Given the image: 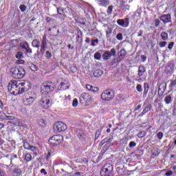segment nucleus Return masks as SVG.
Returning a JSON list of instances; mask_svg holds the SVG:
<instances>
[{
  "label": "nucleus",
  "instance_id": "1",
  "mask_svg": "<svg viewBox=\"0 0 176 176\" xmlns=\"http://www.w3.org/2000/svg\"><path fill=\"white\" fill-rule=\"evenodd\" d=\"M8 91L14 96L23 94L25 90L30 89V83L24 81L11 80L8 86Z\"/></svg>",
  "mask_w": 176,
  "mask_h": 176
},
{
  "label": "nucleus",
  "instance_id": "2",
  "mask_svg": "<svg viewBox=\"0 0 176 176\" xmlns=\"http://www.w3.org/2000/svg\"><path fill=\"white\" fill-rule=\"evenodd\" d=\"M11 73L15 79H23L25 76V69L21 67L12 68Z\"/></svg>",
  "mask_w": 176,
  "mask_h": 176
},
{
  "label": "nucleus",
  "instance_id": "3",
  "mask_svg": "<svg viewBox=\"0 0 176 176\" xmlns=\"http://www.w3.org/2000/svg\"><path fill=\"white\" fill-rule=\"evenodd\" d=\"M56 85L50 81L43 82L41 87V91L42 94H49L50 91L54 90Z\"/></svg>",
  "mask_w": 176,
  "mask_h": 176
},
{
  "label": "nucleus",
  "instance_id": "4",
  "mask_svg": "<svg viewBox=\"0 0 176 176\" xmlns=\"http://www.w3.org/2000/svg\"><path fill=\"white\" fill-rule=\"evenodd\" d=\"M101 176H113V166L111 164H104L100 170Z\"/></svg>",
  "mask_w": 176,
  "mask_h": 176
},
{
  "label": "nucleus",
  "instance_id": "5",
  "mask_svg": "<svg viewBox=\"0 0 176 176\" xmlns=\"http://www.w3.org/2000/svg\"><path fill=\"white\" fill-rule=\"evenodd\" d=\"M93 101V96L87 93L84 92L80 96V102L82 105H90Z\"/></svg>",
  "mask_w": 176,
  "mask_h": 176
},
{
  "label": "nucleus",
  "instance_id": "6",
  "mask_svg": "<svg viewBox=\"0 0 176 176\" xmlns=\"http://www.w3.org/2000/svg\"><path fill=\"white\" fill-rule=\"evenodd\" d=\"M100 98L102 101H111L115 98V92L112 89H105L101 94Z\"/></svg>",
  "mask_w": 176,
  "mask_h": 176
},
{
  "label": "nucleus",
  "instance_id": "7",
  "mask_svg": "<svg viewBox=\"0 0 176 176\" xmlns=\"http://www.w3.org/2000/svg\"><path fill=\"white\" fill-rule=\"evenodd\" d=\"M64 138L61 135H55L51 137L49 140V144L52 145V146H56V145H60L63 142Z\"/></svg>",
  "mask_w": 176,
  "mask_h": 176
},
{
  "label": "nucleus",
  "instance_id": "8",
  "mask_svg": "<svg viewBox=\"0 0 176 176\" xmlns=\"http://www.w3.org/2000/svg\"><path fill=\"white\" fill-rule=\"evenodd\" d=\"M67 129V124L61 121L55 123L54 125V130L56 133H62V131H65Z\"/></svg>",
  "mask_w": 176,
  "mask_h": 176
},
{
  "label": "nucleus",
  "instance_id": "9",
  "mask_svg": "<svg viewBox=\"0 0 176 176\" xmlns=\"http://www.w3.org/2000/svg\"><path fill=\"white\" fill-rule=\"evenodd\" d=\"M138 78L142 82L146 80V69L142 65H140L138 68Z\"/></svg>",
  "mask_w": 176,
  "mask_h": 176
},
{
  "label": "nucleus",
  "instance_id": "10",
  "mask_svg": "<svg viewBox=\"0 0 176 176\" xmlns=\"http://www.w3.org/2000/svg\"><path fill=\"white\" fill-rule=\"evenodd\" d=\"M38 104L41 105V108H43L44 109H47V108L52 105L50 99L46 96H43L39 100Z\"/></svg>",
  "mask_w": 176,
  "mask_h": 176
},
{
  "label": "nucleus",
  "instance_id": "11",
  "mask_svg": "<svg viewBox=\"0 0 176 176\" xmlns=\"http://www.w3.org/2000/svg\"><path fill=\"white\" fill-rule=\"evenodd\" d=\"M35 100H36V94H33L32 96H28L23 98V102L25 105H32Z\"/></svg>",
  "mask_w": 176,
  "mask_h": 176
},
{
  "label": "nucleus",
  "instance_id": "12",
  "mask_svg": "<svg viewBox=\"0 0 176 176\" xmlns=\"http://www.w3.org/2000/svg\"><path fill=\"white\" fill-rule=\"evenodd\" d=\"M116 56V50L115 48H112L110 52L109 51H106L103 55H102V58L103 60H109L111 57H115Z\"/></svg>",
  "mask_w": 176,
  "mask_h": 176
},
{
  "label": "nucleus",
  "instance_id": "13",
  "mask_svg": "<svg viewBox=\"0 0 176 176\" xmlns=\"http://www.w3.org/2000/svg\"><path fill=\"white\" fill-rule=\"evenodd\" d=\"M46 49H47V39L45 36H43L41 45V52L43 54H45Z\"/></svg>",
  "mask_w": 176,
  "mask_h": 176
},
{
  "label": "nucleus",
  "instance_id": "14",
  "mask_svg": "<svg viewBox=\"0 0 176 176\" xmlns=\"http://www.w3.org/2000/svg\"><path fill=\"white\" fill-rule=\"evenodd\" d=\"M160 20L164 22V24H167V23H171V14H167L162 15L160 16Z\"/></svg>",
  "mask_w": 176,
  "mask_h": 176
},
{
  "label": "nucleus",
  "instance_id": "15",
  "mask_svg": "<svg viewBox=\"0 0 176 176\" xmlns=\"http://www.w3.org/2000/svg\"><path fill=\"white\" fill-rule=\"evenodd\" d=\"M86 89H87L89 91H92L93 93H98L100 91V88L98 87H94L89 84L86 85Z\"/></svg>",
  "mask_w": 176,
  "mask_h": 176
},
{
  "label": "nucleus",
  "instance_id": "16",
  "mask_svg": "<svg viewBox=\"0 0 176 176\" xmlns=\"http://www.w3.org/2000/svg\"><path fill=\"white\" fill-rule=\"evenodd\" d=\"M57 12L61 16H60V20L62 21H64V20H65V17H67V15H65V14H63L64 13V10L63 8H57Z\"/></svg>",
  "mask_w": 176,
  "mask_h": 176
},
{
  "label": "nucleus",
  "instance_id": "17",
  "mask_svg": "<svg viewBox=\"0 0 176 176\" xmlns=\"http://www.w3.org/2000/svg\"><path fill=\"white\" fill-rule=\"evenodd\" d=\"M100 6H108L109 0H96Z\"/></svg>",
  "mask_w": 176,
  "mask_h": 176
},
{
  "label": "nucleus",
  "instance_id": "18",
  "mask_svg": "<svg viewBox=\"0 0 176 176\" xmlns=\"http://www.w3.org/2000/svg\"><path fill=\"white\" fill-rule=\"evenodd\" d=\"M151 109H152V105L148 104L147 106H146L140 114L141 116H144V115H145V113H148V112H149V111H151Z\"/></svg>",
  "mask_w": 176,
  "mask_h": 176
},
{
  "label": "nucleus",
  "instance_id": "19",
  "mask_svg": "<svg viewBox=\"0 0 176 176\" xmlns=\"http://www.w3.org/2000/svg\"><path fill=\"white\" fill-rule=\"evenodd\" d=\"M32 46L39 49V47H41V41L38 39L33 40L32 42Z\"/></svg>",
  "mask_w": 176,
  "mask_h": 176
},
{
  "label": "nucleus",
  "instance_id": "20",
  "mask_svg": "<svg viewBox=\"0 0 176 176\" xmlns=\"http://www.w3.org/2000/svg\"><path fill=\"white\" fill-rule=\"evenodd\" d=\"M103 74L104 72H102V70L96 69L94 72V76H95V78H100V76H101Z\"/></svg>",
  "mask_w": 176,
  "mask_h": 176
},
{
  "label": "nucleus",
  "instance_id": "21",
  "mask_svg": "<svg viewBox=\"0 0 176 176\" xmlns=\"http://www.w3.org/2000/svg\"><path fill=\"white\" fill-rule=\"evenodd\" d=\"M148 91H149V84L145 82L144 84V92L143 96L146 97V94H148Z\"/></svg>",
  "mask_w": 176,
  "mask_h": 176
},
{
  "label": "nucleus",
  "instance_id": "22",
  "mask_svg": "<svg viewBox=\"0 0 176 176\" xmlns=\"http://www.w3.org/2000/svg\"><path fill=\"white\" fill-rule=\"evenodd\" d=\"M126 54H127V53L126 52V51L124 50H122L118 52V56L120 60H122V58H124V57H126Z\"/></svg>",
  "mask_w": 176,
  "mask_h": 176
},
{
  "label": "nucleus",
  "instance_id": "23",
  "mask_svg": "<svg viewBox=\"0 0 176 176\" xmlns=\"http://www.w3.org/2000/svg\"><path fill=\"white\" fill-rule=\"evenodd\" d=\"M76 135L78 137V138H82L83 135H85V133L82 129H77L76 130Z\"/></svg>",
  "mask_w": 176,
  "mask_h": 176
},
{
  "label": "nucleus",
  "instance_id": "24",
  "mask_svg": "<svg viewBox=\"0 0 176 176\" xmlns=\"http://www.w3.org/2000/svg\"><path fill=\"white\" fill-rule=\"evenodd\" d=\"M161 37L162 41H167L168 39V34L166 32H162L161 33Z\"/></svg>",
  "mask_w": 176,
  "mask_h": 176
},
{
  "label": "nucleus",
  "instance_id": "25",
  "mask_svg": "<svg viewBox=\"0 0 176 176\" xmlns=\"http://www.w3.org/2000/svg\"><path fill=\"white\" fill-rule=\"evenodd\" d=\"M151 153L153 156H159L160 155V150L159 148H155L151 151Z\"/></svg>",
  "mask_w": 176,
  "mask_h": 176
},
{
  "label": "nucleus",
  "instance_id": "26",
  "mask_svg": "<svg viewBox=\"0 0 176 176\" xmlns=\"http://www.w3.org/2000/svg\"><path fill=\"white\" fill-rule=\"evenodd\" d=\"M14 176H21V170L19 168H15L13 172Z\"/></svg>",
  "mask_w": 176,
  "mask_h": 176
},
{
  "label": "nucleus",
  "instance_id": "27",
  "mask_svg": "<svg viewBox=\"0 0 176 176\" xmlns=\"http://www.w3.org/2000/svg\"><path fill=\"white\" fill-rule=\"evenodd\" d=\"M101 131H102V128H100L96 131V134H95L96 140H98V138L100 137V135H101Z\"/></svg>",
  "mask_w": 176,
  "mask_h": 176
},
{
  "label": "nucleus",
  "instance_id": "28",
  "mask_svg": "<svg viewBox=\"0 0 176 176\" xmlns=\"http://www.w3.org/2000/svg\"><path fill=\"white\" fill-rule=\"evenodd\" d=\"M117 23L118 24V25H120L121 27H126L124 23V19L117 20Z\"/></svg>",
  "mask_w": 176,
  "mask_h": 176
},
{
  "label": "nucleus",
  "instance_id": "29",
  "mask_svg": "<svg viewBox=\"0 0 176 176\" xmlns=\"http://www.w3.org/2000/svg\"><path fill=\"white\" fill-rule=\"evenodd\" d=\"M113 31V28H107V30H106V36H109L112 34Z\"/></svg>",
  "mask_w": 176,
  "mask_h": 176
},
{
  "label": "nucleus",
  "instance_id": "30",
  "mask_svg": "<svg viewBox=\"0 0 176 176\" xmlns=\"http://www.w3.org/2000/svg\"><path fill=\"white\" fill-rule=\"evenodd\" d=\"M15 57H16V58H17V60H20L21 58H24V55L22 52H17Z\"/></svg>",
  "mask_w": 176,
  "mask_h": 176
},
{
  "label": "nucleus",
  "instance_id": "31",
  "mask_svg": "<svg viewBox=\"0 0 176 176\" xmlns=\"http://www.w3.org/2000/svg\"><path fill=\"white\" fill-rule=\"evenodd\" d=\"M164 101H165L166 104H170L171 102V101H173V100L170 96H166L164 98Z\"/></svg>",
  "mask_w": 176,
  "mask_h": 176
},
{
  "label": "nucleus",
  "instance_id": "32",
  "mask_svg": "<svg viewBox=\"0 0 176 176\" xmlns=\"http://www.w3.org/2000/svg\"><path fill=\"white\" fill-rule=\"evenodd\" d=\"M29 45H30L27 42H23L20 44V47L25 50Z\"/></svg>",
  "mask_w": 176,
  "mask_h": 176
},
{
  "label": "nucleus",
  "instance_id": "33",
  "mask_svg": "<svg viewBox=\"0 0 176 176\" xmlns=\"http://www.w3.org/2000/svg\"><path fill=\"white\" fill-rule=\"evenodd\" d=\"M146 135V132L145 131H142L138 134V138H144Z\"/></svg>",
  "mask_w": 176,
  "mask_h": 176
},
{
  "label": "nucleus",
  "instance_id": "34",
  "mask_svg": "<svg viewBox=\"0 0 176 176\" xmlns=\"http://www.w3.org/2000/svg\"><path fill=\"white\" fill-rule=\"evenodd\" d=\"M32 160V156L31 155V154L27 153L25 156V160H26V162H31Z\"/></svg>",
  "mask_w": 176,
  "mask_h": 176
},
{
  "label": "nucleus",
  "instance_id": "35",
  "mask_svg": "<svg viewBox=\"0 0 176 176\" xmlns=\"http://www.w3.org/2000/svg\"><path fill=\"white\" fill-rule=\"evenodd\" d=\"M38 126H40L41 127H43L45 124V120L43 119H40L38 121Z\"/></svg>",
  "mask_w": 176,
  "mask_h": 176
},
{
  "label": "nucleus",
  "instance_id": "36",
  "mask_svg": "<svg viewBox=\"0 0 176 176\" xmlns=\"http://www.w3.org/2000/svg\"><path fill=\"white\" fill-rule=\"evenodd\" d=\"M106 38H107V41H109L111 43H113V42L115 41H116V38H112L111 36V35L110 36H106Z\"/></svg>",
  "mask_w": 176,
  "mask_h": 176
},
{
  "label": "nucleus",
  "instance_id": "37",
  "mask_svg": "<svg viewBox=\"0 0 176 176\" xmlns=\"http://www.w3.org/2000/svg\"><path fill=\"white\" fill-rule=\"evenodd\" d=\"M116 39L118 41H123V34L122 33H118L117 35H116Z\"/></svg>",
  "mask_w": 176,
  "mask_h": 176
},
{
  "label": "nucleus",
  "instance_id": "38",
  "mask_svg": "<svg viewBox=\"0 0 176 176\" xmlns=\"http://www.w3.org/2000/svg\"><path fill=\"white\" fill-rule=\"evenodd\" d=\"M19 9L21 12H25L27 10V6L24 4H21L19 6Z\"/></svg>",
  "mask_w": 176,
  "mask_h": 176
},
{
  "label": "nucleus",
  "instance_id": "39",
  "mask_svg": "<svg viewBox=\"0 0 176 176\" xmlns=\"http://www.w3.org/2000/svg\"><path fill=\"white\" fill-rule=\"evenodd\" d=\"M77 42H80V43H82L83 42V36H78L76 38Z\"/></svg>",
  "mask_w": 176,
  "mask_h": 176
},
{
  "label": "nucleus",
  "instance_id": "40",
  "mask_svg": "<svg viewBox=\"0 0 176 176\" xmlns=\"http://www.w3.org/2000/svg\"><path fill=\"white\" fill-rule=\"evenodd\" d=\"M113 10V6H110L107 8V14H112V11Z\"/></svg>",
  "mask_w": 176,
  "mask_h": 176
},
{
  "label": "nucleus",
  "instance_id": "41",
  "mask_svg": "<svg viewBox=\"0 0 176 176\" xmlns=\"http://www.w3.org/2000/svg\"><path fill=\"white\" fill-rule=\"evenodd\" d=\"M30 69L32 71H34V72L38 71V67H36V65H34V64H32L30 65Z\"/></svg>",
  "mask_w": 176,
  "mask_h": 176
},
{
  "label": "nucleus",
  "instance_id": "42",
  "mask_svg": "<svg viewBox=\"0 0 176 176\" xmlns=\"http://www.w3.org/2000/svg\"><path fill=\"white\" fill-rule=\"evenodd\" d=\"M94 58L96 60H101V54L98 52L95 53Z\"/></svg>",
  "mask_w": 176,
  "mask_h": 176
},
{
  "label": "nucleus",
  "instance_id": "43",
  "mask_svg": "<svg viewBox=\"0 0 176 176\" xmlns=\"http://www.w3.org/2000/svg\"><path fill=\"white\" fill-rule=\"evenodd\" d=\"M23 148H25V149H27L28 151H30V148H31V145H30V144H28V143H24L23 144Z\"/></svg>",
  "mask_w": 176,
  "mask_h": 176
},
{
  "label": "nucleus",
  "instance_id": "44",
  "mask_svg": "<svg viewBox=\"0 0 176 176\" xmlns=\"http://www.w3.org/2000/svg\"><path fill=\"white\" fill-rule=\"evenodd\" d=\"M6 120H14L16 119V117L13 116H6Z\"/></svg>",
  "mask_w": 176,
  "mask_h": 176
},
{
  "label": "nucleus",
  "instance_id": "45",
  "mask_svg": "<svg viewBox=\"0 0 176 176\" xmlns=\"http://www.w3.org/2000/svg\"><path fill=\"white\" fill-rule=\"evenodd\" d=\"M154 24L155 27H158L160 25V20L159 19H156L154 20Z\"/></svg>",
  "mask_w": 176,
  "mask_h": 176
},
{
  "label": "nucleus",
  "instance_id": "46",
  "mask_svg": "<svg viewBox=\"0 0 176 176\" xmlns=\"http://www.w3.org/2000/svg\"><path fill=\"white\" fill-rule=\"evenodd\" d=\"M167 45V41H161L159 43L160 47H164Z\"/></svg>",
  "mask_w": 176,
  "mask_h": 176
},
{
  "label": "nucleus",
  "instance_id": "47",
  "mask_svg": "<svg viewBox=\"0 0 176 176\" xmlns=\"http://www.w3.org/2000/svg\"><path fill=\"white\" fill-rule=\"evenodd\" d=\"M136 90L137 91H138L139 93H141V91H142V86L141 85H138L136 86Z\"/></svg>",
  "mask_w": 176,
  "mask_h": 176
},
{
  "label": "nucleus",
  "instance_id": "48",
  "mask_svg": "<svg viewBox=\"0 0 176 176\" xmlns=\"http://www.w3.org/2000/svg\"><path fill=\"white\" fill-rule=\"evenodd\" d=\"M45 57L46 58H52V52H49V51H47L45 52Z\"/></svg>",
  "mask_w": 176,
  "mask_h": 176
},
{
  "label": "nucleus",
  "instance_id": "49",
  "mask_svg": "<svg viewBox=\"0 0 176 176\" xmlns=\"http://www.w3.org/2000/svg\"><path fill=\"white\" fill-rule=\"evenodd\" d=\"M163 132H158L157 134V137L158 138V140H162L163 138Z\"/></svg>",
  "mask_w": 176,
  "mask_h": 176
},
{
  "label": "nucleus",
  "instance_id": "50",
  "mask_svg": "<svg viewBox=\"0 0 176 176\" xmlns=\"http://www.w3.org/2000/svg\"><path fill=\"white\" fill-rule=\"evenodd\" d=\"M28 111V109H27V107H21V112H22L23 113H27Z\"/></svg>",
  "mask_w": 176,
  "mask_h": 176
},
{
  "label": "nucleus",
  "instance_id": "51",
  "mask_svg": "<svg viewBox=\"0 0 176 176\" xmlns=\"http://www.w3.org/2000/svg\"><path fill=\"white\" fill-rule=\"evenodd\" d=\"M29 151H32V152H38V148L33 146H30V148Z\"/></svg>",
  "mask_w": 176,
  "mask_h": 176
},
{
  "label": "nucleus",
  "instance_id": "52",
  "mask_svg": "<svg viewBox=\"0 0 176 176\" xmlns=\"http://www.w3.org/2000/svg\"><path fill=\"white\" fill-rule=\"evenodd\" d=\"M25 50H26V53H29V54H32V49H31V47H30V45H28Z\"/></svg>",
  "mask_w": 176,
  "mask_h": 176
},
{
  "label": "nucleus",
  "instance_id": "53",
  "mask_svg": "<svg viewBox=\"0 0 176 176\" xmlns=\"http://www.w3.org/2000/svg\"><path fill=\"white\" fill-rule=\"evenodd\" d=\"M137 143L135 142H130L129 143V148H134V146H136Z\"/></svg>",
  "mask_w": 176,
  "mask_h": 176
},
{
  "label": "nucleus",
  "instance_id": "54",
  "mask_svg": "<svg viewBox=\"0 0 176 176\" xmlns=\"http://www.w3.org/2000/svg\"><path fill=\"white\" fill-rule=\"evenodd\" d=\"M24 63H25V62L24 60H23V59H18V60L16 61V64H18V65L24 64Z\"/></svg>",
  "mask_w": 176,
  "mask_h": 176
},
{
  "label": "nucleus",
  "instance_id": "55",
  "mask_svg": "<svg viewBox=\"0 0 176 176\" xmlns=\"http://www.w3.org/2000/svg\"><path fill=\"white\" fill-rule=\"evenodd\" d=\"M77 35L79 36H83V33L79 28L77 29Z\"/></svg>",
  "mask_w": 176,
  "mask_h": 176
},
{
  "label": "nucleus",
  "instance_id": "56",
  "mask_svg": "<svg viewBox=\"0 0 176 176\" xmlns=\"http://www.w3.org/2000/svg\"><path fill=\"white\" fill-rule=\"evenodd\" d=\"M73 107H78V99H76V98L74 99Z\"/></svg>",
  "mask_w": 176,
  "mask_h": 176
},
{
  "label": "nucleus",
  "instance_id": "57",
  "mask_svg": "<svg viewBox=\"0 0 176 176\" xmlns=\"http://www.w3.org/2000/svg\"><path fill=\"white\" fill-rule=\"evenodd\" d=\"M124 24L126 27H129V18H125L124 19Z\"/></svg>",
  "mask_w": 176,
  "mask_h": 176
},
{
  "label": "nucleus",
  "instance_id": "58",
  "mask_svg": "<svg viewBox=\"0 0 176 176\" xmlns=\"http://www.w3.org/2000/svg\"><path fill=\"white\" fill-rule=\"evenodd\" d=\"M173 47H174V42H170L168 44V49H169V50H171V49H173Z\"/></svg>",
  "mask_w": 176,
  "mask_h": 176
},
{
  "label": "nucleus",
  "instance_id": "59",
  "mask_svg": "<svg viewBox=\"0 0 176 176\" xmlns=\"http://www.w3.org/2000/svg\"><path fill=\"white\" fill-rule=\"evenodd\" d=\"M0 109H1V111H3V109H5V107H3V102L1 100H0Z\"/></svg>",
  "mask_w": 176,
  "mask_h": 176
},
{
  "label": "nucleus",
  "instance_id": "60",
  "mask_svg": "<svg viewBox=\"0 0 176 176\" xmlns=\"http://www.w3.org/2000/svg\"><path fill=\"white\" fill-rule=\"evenodd\" d=\"M106 142H108V138H104V140H102L100 142L101 145H102L103 144H105Z\"/></svg>",
  "mask_w": 176,
  "mask_h": 176
},
{
  "label": "nucleus",
  "instance_id": "61",
  "mask_svg": "<svg viewBox=\"0 0 176 176\" xmlns=\"http://www.w3.org/2000/svg\"><path fill=\"white\" fill-rule=\"evenodd\" d=\"M165 175H166V176H171V175H173V172L171 170H168L166 173Z\"/></svg>",
  "mask_w": 176,
  "mask_h": 176
},
{
  "label": "nucleus",
  "instance_id": "62",
  "mask_svg": "<svg viewBox=\"0 0 176 176\" xmlns=\"http://www.w3.org/2000/svg\"><path fill=\"white\" fill-rule=\"evenodd\" d=\"M170 86H171V87H175V86H176V80H172V81L170 82Z\"/></svg>",
  "mask_w": 176,
  "mask_h": 176
},
{
  "label": "nucleus",
  "instance_id": "63",
  "mask_svg": "<svg viewBox=\"0 0 176 176\" xmlns=\"http://www.w3.org/2000/svg\"><path fill=\"white\" fill-rule=\"evenodd\" d=\"M141 59L144 62L146 61V56L145 55H142L141 56Z\"/></svg>",
  "mask_w": 176,
  "mask_h": 176
},
{
  "label": "nucleus",
  "instance_id": "64",
  "mask_svg": "<svg viewBox=\"0 0 176 176\" xmlns=\"http://www.w3.org/2000/svg\"><path fill=\"white\" fill-rule=\"evenodd\" d=\"M72 176H80V173L76 172L74 174L72 175Z\"/></svg>",
  "mask_w": 176,
  "mask_h": 176
}]
</instances>
